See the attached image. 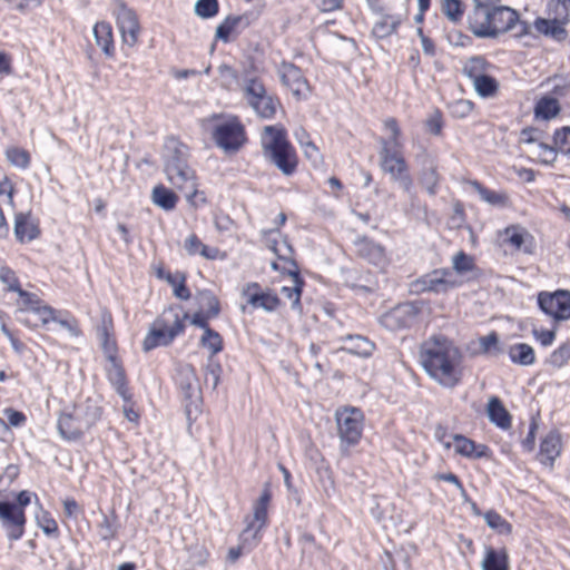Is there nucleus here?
I'll return each instance as SVG.
<instances>
[{"label":"nucleus","mask_w":570,"mask_h":570,"mask_svg":"<svg viewBox=\"0 0 570 570\" xmlns=\"http://www.w3.org/2000/svg\"><path fill=\"white\" fill-rule=\"evenodd\" d=\"M468 23L470 31L481 39H495L509 31H513L517 38L531 33V26L520 20L517 10L507 6H474L468 16Z\"/></svg>","instance_id":"1"},{"label":"nucleus","mask_w":570,"mask_h":570,"mask_svg":"<svg viewBox=\"0 0 570 570\" xmlns=\"http://www.w3.org/2000/svg\"><path fill=\"white\" fill-rule=\"evenodd\" d=\"M461 354L443 335H434L422 344L421 363L431 377L446 389L459 381Z\"/></svg>","instance_id":"2"},{"label":"nucleus","mask_w":570,"mask_h":570,"mask_svg":"<svg viewBox=\"0 0 570 570\" xmlns=\"http://www.w3.org/2000/svg\"><path fill=\"white\" fill-rule=\"evenodd\" d=\"M261 144L264 158L279 169L283 175L292 176L296 171L297 155L287 139L284 127H264Z\"/></svg>","instance_id":"3"},{"label":"nucleus","mask_w":570,"mask_h":570,"mask_svg":"<svg viewBox=\"0 0 570 570\" xmlns=\"http://www.w3.org/2000/svg\"><path fill=\"white\" fill-rule=\"evenodd\" d=\"M188 317L185 313L180 315L176 308L169 307L155 320L149 332L144 338L142 348L149 352L157 346L169 345L176 336L185 330L184 320Z\"/></svg>","instance_id":"4"},{"label":"nucleus","mask_w":570,"mask_h":570,"mask_svg":"<svg viewBox=\"0 0 570 570\" xmlns=\"http://www.w3.org/2000/svg\"><path fill=\"white\" fill-rule=\"evenodd\" d=\"M340 451L343 455L350 454V449L358 444L363 433V412L353 406L338 407L335 411Z\"/></svg>","instance_id":"5"},{"label":"nucleus","mask_w":570,"mask_h":570,"mask_svg":"<svg viewBox=\"0 0 570 570\" xmlns=\"http://www.w3.org/2000/svg\"><path fill=\"white\" fill-rule=\"evenodd\" d=\"M379 160L381 170L390 176L391 181L397 184L405 193H411L413 179L402 148H380Z\"/></svg>","instance_id":"6"},{"label":"nucleus","mask_w":570,"mask_h":570,"mask_svg":"<svg viewBox=\"0 0 570 570\" xmlns=\"http://www.w3.org/2000/svg\"><path fill=\"white\" fill-rule=\"evenodd\" d=\"M271 501V492L265 488L259 499L254 503L253 515L246 518V528L240 533L239 539L243 544L248 548H254L261 540V531L267 523L268 512L267 508Z\"/></svg>","instance_id":"7"},{"label":"nucleus","mask_w":570,"mask_h":570,"mask_svg":"<svg viewBox=\"0 0 570 570\" xmlns=\"http://www.w3.org/2000/svg\"><path fill=\"white\" fill-rule=\"evenodd\" d=\"M167 180L177 189L185 194L186 200L197 207L205 204L206 198L204 194L197 188V177L195 170L188 165L179 167H170L165 171Z\"/></svg>","instance_id":"8"},{"label":"nucleus","mask_w":570,"mask_h":570,"mask_svg":"<svg viewBox=\"0 0 570 570\" xmlns=\"http://www.w3.org/2000/svg\"><path fill=\"white\" fill-rule=\"evenodd\" d=\"M459 285L460 283L453 271L449 268H438L412 282L411 291L417 294L424 292L445 294Z\"/></svg>","instance_id":"9"},{"label":"nucleus","mask_w":570,"mask_h":570,"mask_svg":"<svg viewBox=\"0 0 570 570\" xmlns=\"http://www.w3.org/2000/svg\"><path fill=\"white\" fill-rule=\"evenodd\" d=\"M32 500L40 505L38 495L27 490L20 491L16 497V502H7L9 508L8 518V539L17 541L22 538L24 533V525L27 518L24 508L29 505Z\"/></svg>","instance_id":"10"},{"label":"nucleus","mask_w":570,"mask_h":570,"mask_svg":"<svg viewBox=\"0 0 570 570\" xmlns=\"http://www.w3.org/2000/svg\"><path fill=\"white\" fill-rule=\"evenodd\" d=\"M422 306L416 302H405L396 305L382 315L381 324L390 331L411 327L417 320Z\"/></svg>","instance_id":"11"},{"label":"nucleus","mask_w":570,"mask_h":570,"mask_svg":"<svg viewBox=\"0 0 570 570\" xmlns=\"http://www.w3.org/2000/svg\"><path fill=\"white\" fill-rule=\"evenodd\" d=\"M540 309L554 321H568L570 318V292L558 289L553 293L541 292L538 295Z\"/></svg>","instance_id":"12"},{"label":"nucleus","mask_w":570,"mask_h":570,"mask_svg":"<svg viewBox=\"0 0 570 570\" xmlns=\"http://www.w3.org/2000/svg\"><path fill=\"white\" fill-rule=\"evenodd\" d=\"M216 145L225 151H237L245 142L244 126L236 119L218 124L213 132Z\"/></svg>","instance_id":"13"},{"label":"nucleus","mask_w":570,"mask_h":570,"mask_svg":"<svg viewBox=\"0 0 570 570\" xmlns=\"http://www.w3.org/2000/svg\"><path fill=\"white\" fill-rule=\"evenodd\" d=\"M114 14L124 42L130 47L135 46L139 33V22L135 11L124 2H118Z\"/></svg>","instance_id":"14"},{"label":"nucleus","mask_w":570,"mask_h":570,"mask_svg":"<svg viewBox=\"0 0 570 570\" xmlns=\"http://www.w3.org/2000/svg\"><path fill=\"white\" fill-rule=\"evenodd\" d=\"M277 73L282 83L287 87L295 97L306 98L309 86L297 66L292 62L283 61L277 68Z\"/></svg>","instance_id":"15"},{"label":"nucleus","mask_w":570,"mask_h":570,"mask_svg":"<svg viewBox=\"0 0 570 570\" xmlns=\"http://www.w3.org/2000/svg\"><path fill=\"white\" fill-rule=\"evenodd\" d=\"M101 399L99 395L86 396L85 394H77L76 399L71 401L72 411L82 420L89 428H91L101 416Z\"/></svg>","instance_id":"16"},{"label":"nucleus","mask_w":570,"mask_h":570,"mask_svg":"<svg viewBox=\"0 0 570 570\" xmlns=\"http://www.w3.org/2000/svg\"><path fill=\"white\" fill-rule=\"evenodd\" d=\"M356 255L367 263L384 268L387 265L385 248L366 236H360L354 240Z\"/></svg>","instance_id":"17"},{"label":"nucleus","mask_w":570,"mask_h":570,"mask_svg":"<svg viewBox=\"0 0 570 570\" xmlns=\"http://www.w3.org/2000/svg\"><path fill=\"white\" fill-rule=\"evenodd\" d=\"M79 416L68 405L62 410L58 420V431L62 439L67 441L79 440L83 432L89 429L86 423L78 419Z\"/></svg>","instance_id":"18"},{"label":"nucleus","mask_w":570,"mask_h":570,"mask_svg":"<svg viewBox=\"0 0 570 570\" xmlns=\"http://www.w3.org/2000/svg\"><path fill=\"white\" fill-rule=\"evenodd\" d=\"M188 147L175 137H168L164 145V170L188 164Z\"/></svg>","instance_id":"19"},{"label":"nucleus","mask_w":570,"mask_h":570,"mask_svg":"<svg viewBox=\"0 0 570 570\" xmlns=\"http://www.w3.org/2000/svg\"><path fill=\"white\" fill-rule=\"evenodd\" d=\"M282 273L287 274L292 279L291 286H283L281 288V293L287 299L291 301V308L293 311H302L301 297L302 292L305 286V281L302 278L299 274V268H283Z\"/></svg>","instance_id":"20"},{"label":"nucleus","mask_w":570,"mask_h":570,"mask_svg":"<svg viewBox=\"0 0 570 570\" xmlns=\"http://www.w3.org/2000/svg\"><path fill=\"white\" fill-rule=\"evenodd\" d=\"M452 440L454 442L455 452L464 458L488 459L491 456V451L485 444H478L473 440L462 434H453Z\"/></svg>","instance_id":"21"},{"label":"nucleus","mask_w":570,"mask_h":570,"mask_svg":"<svg viewBox=\"0 0 570 570\" xmlns=\"http://www.w3.org/2000/svg\"><path fill=\"white\" fill-rule=\"evenodd\" d=\"M13 230L20 243L31 242L40 234L39 226L30 213L16 214Z\"/></svg>","instance_id":"22"},{"label":"nucleus","mask_w":570,"mask_h":570,"mask_svg":"<svg viewBox=\"0 0 570 570\" xmlns=\"http://www.w3.org/2000/svg\"><path fill=\"white\" fill-rule=\"evenodd\" d=\"M507 236L505 242L509 243L518 250L525 254L533 252V236L523 227L519 225H511L504 229Z\"/></svg>","instance_id":"23"},{"label":"nucleus","mask_w":570,"mask_h":570,"mask_svg":"<svg viewBox=\"0 0 570 570\" xmlns=\"http://www.w3.org/2000/svg\"><path fill=\"white\" fill-rule=\"evenodd\" d=\"M218 70L222 78L237 81L261 78L263 73V69L259 68L253 59H248L246 62H244L239 76L234 68L227 65L219 66Z\"/></svg>","instance_id":"24"},{"label":"nucleus","mask_w":570,"mask_h":570,"mask_svg":"<svg viewBox=\"0 0 570 570\" xmlns=\"http://www.w3.org/2000/svg\"><path fill=\"white\" fill-rule=\"evenodd\" d=\"M249 26L248 16H228L216 28V38L228 42L232 33H239Z\"/></svg>","instance_id":"25"},{"label":"nucleus","mask_w":570,"mask_h":570,"mask_svg":"<svg viewBox=\"0 0 570 570\" xmlns=\"http://www.w3.org/2000/svg\"><path fill=\"white\" fill-rule=\"evenodd\" d=\"M344 343L342 350L350 354L368 357L374 351V344L362 335H346L341 338Z\"/></svg>","instance_id":"26"},{"label":"nucleus","mask_w":570,"mask_h":570,"mask_svg":"<svg viewBox=\"0 0 570 570\" xmlns=\"http://www.w3.org/2000/svg\"><path fill=\"white\" fill-rule=\"evenodd\" d=\"M564 24L566 23H561V21H557L552 18H537L533 23L535 30L539 33L550 37L559 42L566 40L568 36L567 30L564 29Z\"/></svg>","instance_id":"27"},{"label":"nucleus","mask_w":570,"mask_h":570,"mask_svg":"<svg viewBox=\"0 0 570 570\" xmlns=\"http://www.w3.org/2000/svg\"><path fill=\"white\" fill-rule=\"evenodd\" d=\"M487 413L489 420L502 430L511 428V415L502 402L493 396L489 400Z\"/></svg>","instance_id":"28"},{"label":"nucleus","mask_w":570,"mask_h":570,"mask_svg":"<svg viewBox=\"0 0 570 570\" xmlns=\"http://www.w3.org/2000/svg\"><path fill=\"white\" fill-rule=\"evenodd\" d=\"M561 440L558 433H549L540 444L541 462L552 465L554 460L560 455Z\"/></svg>","instance_id":"29"},{"label":"nucleus","mask_w":570,"mask_h":570,"mask_svg":"<svg viewBox=\"0 0 570 570\" xmlns=\"http://www.w3.org/2000/svg\"><path fill=\"white\" fill-rule=\"evenodd\" d=\"M184 248L188 255H200L206 259H216L219 255L217 247H209L198 238L196 234H190L184 243Z\"/></svg>","instance_id":"30"},{"label":"nucleus","mask_w":570,"mask_h":570,"mask_svg":"<svg viewBox=\"0 0 570 570\" xmlns=\"http://www.w3.org/2000/svg\"><path fill=\"white\" fill-rule=\"evenodd\" d=\"M420 184L425 188L429 195L434 196L438 193L440 176L438 166L432 159H428L420 173Z\"/></svg>","instance_id":"31"},{"label":"nucleus","mask_w":570,"mask_h":570,"mask_svg":"<svg viewBox=\"0 0 570 570\" xmlns=\"http://www.w3.org/2000/svg\"><path fill=\"white\" fill-rule=\"evenodd\" d=\"M247 303L254 308H262L268 313L275 312L282 304L278 296L268 288H266L264 293L250 295Z\"/></svg>","instance_id":"32"},{"label":"nucleus","mask_w":570,"mask_h":570,"mask_svg":"<svg viewBox=\"0 0 570 570\" xmlns=\"http://www.w3.org/2000/svg\"><path fill=\"white\" fill-rule=\"evenodd\" d=\"M505 353H508L512 363L522 366L532 365L535 361V354L533 348L525 343H517L510 345Z\"/></svg>","instance_id":"33"},{"label":"nucleus","mask_w":570,"mask_h":570,"mask_svg":"<svg viewBox=\"0 0 570 570\" xmlns=\"http://www.w3.org/2000/svg\"><path fill=\"white\" fill-rule=\"evenodd\" d=\"M482 570H509L508 554L504 549L494 550L485 548V554L481 563Z\"/></svg>","instance_id":"34"},{"label":"nucleus","mask_w":570,"mask_h":570,"mask_svg":"<svg viewBox=\"0 0 570 570\" xmlns=\"http://www.w3.org/2000/svg\"><path fill=\"white\" fill-rule=\"evenodd\" d=\"M94 36L97 46H99L108 57H111L114 53V40L110 23L104 21L97 22L94 27Z\"/></svg>","instance_id":"35"},{"label":"nucleus","mask_w":570,"mask_h":570,"mask_svg":"<svg viewBox=\"0 0 570 570\" xmlns=\"http://www.w3.org/2000/svg\"><path fill=\"white\" fill-rule=\"evenodd\" d=\"M478 343L480 353L491 357H498L507 351L504 345L500 342L498 333L494 331L479 337Z\"/></svg>","instance_id":"36"},{"label":"nucleus","mask_w":570,"mask_h":570,"mask_svg":"<svg viewBox=\"0 0 570 570\" xmlns=\"http://www.w3.org/2000/svg\"><path fill=\"white\" fill-rule=\"evenodd\" d=\"M151 200L156 206L169 212L176 207L178 197L173 190L160 184L153 188Z\"/></svg>","instance_id":"37"},{"label":"nucleus","mask_w":570,"mask_h":570,"mask_svg":"<svg viewBox=\"0 0 570 570\" xmlns=\"http://www.w3.org/2000/svg\"><path fill=\"white\" fill-rule=\"evenodd\" d=\"M554 96L549 97L544 96L540 98L534 107V116L535 118H540L543 120H549L556 117L560 112V105Z\"/></svg>","instance_id":"38"},{"label":"nucleus","mask_w":570,"mask_h":570,"mask_svg":"<svg viewBox=\"0 0 570 570\" xmlns=\"http://www.w3.org/2000/svg\"><path fill=\"white\" fill-rule=\"evenodd\" d=\"M384 128L390 132L389 138H380L379 142L381 148L386 146L387 149L403 148V144L400 140L401 129L395 118H387L384 120Z\"/></svg>","instance_id":"39"},{"label":"nucleus","mask_w":570,"mask_h":570,"mask_svg":"<svg viewBox=\"0 0 570 570\" xmlns=\"http://www.w3.org/2000/svg\"><path fill=\"white\" fill-rule=\"evenodd\" d=\"M199 311L207 313L209 317H217L220 312L219 301L213 292L205 289L197 294Z\"/></svg>","instance_id":"40"},{"label":"nucleus","mask_w":570,"mask_h":570,"mask_svg":"<svg viewBox=\"0 0 570 570\" xmlns=\"http://www.w3.org/2000/svg\"><path fill=\"white\" fill-rule=\"evenodd\" d=\"M184 407L188 425L190 426L203 412V395L186 394L184 399Z\"/></svg>","instance_id":"41"},{"label":"nucleus","mask_w":570,"mask_h":570,"mask_svg":"<svg viewBox=\"0 0 570 570\" xmlns=\"http://www.w3.org/2000/svg\"><path fill=\"white\" fill-rule=\"evenodd\" d=\"M109 325H111V320L109 318L108 323L106 318L102 320V326L98 330L99 340L101 342V347L108 360L116 358V341L111 337L109 332Z\"/></svg>","instance_id":"42"},{"label":"nucleus","mask_w":570,"mask_h":570,"mask_svg":"<svg viewBox=\"0 0 570 570\" xmlns=\"http://www.w3.org/2000/svg\"><path fill=\"white\" fill-rule=\"evenodd\" d=\"M200 345L206 348L210 356H214L223 350V338L220 334L212 327L206 328L200 337Z\"/></svg>","instance_id":"43"},{"label":"nucleus","mask_w":570,"mask_h":570,"mask_svg":"<svg viewBox=\"0 0 570 570\" xmlns=\"http://www.w3.org/2000/svg\"><path fill=\"white\" fill-rule=\"evenodd\" d=\"M475 91L481 97H491L498 90V81L488 75L481 73L472 79Z\"/></svg>","instance_id":"44"},{"label":"nucleus","mask_w":570,"mask_h":570,"mask_svg":"<svg viewBox=\"0 0 570 570\" xmlns=\"http://www.w3.org/2000/svg\"><path fill=\"white\" fill-rule=\"evenodd\" d=\"M484 521L489 528L499 534H510L512 525L494 510H489L483 514Z\"/></svg>","instance_id":"45"},{"label":"nucleus","mask_w":570,"mask_h":570,"mask_svg":"<svg viewBox=\"0 0 570 570\" xmlns=\"http://www.w3.org/2000/svg\"><path fill=\"white\" fill-rule=\"evenodd\" d=\"M548 9L552 19L566 24L570 22V0H551Z\"/></svg>","instance_id":"46"},{"label":"nucleus","mask_w":570,"mask_h":570,"mask_svg":"<svg viewBox=\"0 0 570 570\" xmlns=\"http://www.w3.org/2000/svg\"><path fill=\"white\" fill-rule=\"evenodd\" d=\"M278 105V99L269 95L250 108L256 112L258 117L263 119H272L276 114Z\"/></svg>","instance_id":"47"},{"label":"nucleus","mask_w":570,"mask_h":570,"mask_svg":"<svg viewBox=\"0 0 570 570\" xmlns=\"http://www.w3.org/2000/svg\"><path fill=\"white\" fill-rule=\"evenodd\" d=\"M470 185L479 194L480 198L490 205H501L505 200V196L484 187L478 180H471Z\"/></svg>","instance_id":"48"},{"label":"nucleus","mask_w":570,"mask_h":570,"mask_svg":"<svg viewBox=\"0 0 570 570\" xmlns=\"http://www.w3.org/2000/svg\"><path fill=\"white\" fill-rule=\"evenodd\" d=\"M279 237V245L276 248L275 255L278 259L284 261L288 266L285 268H294L298 267L296 261L294 259V248L285 237H281L279 233H276Z\"/></svg>","instance_id":"49"},{"label":"nucleus","mask_w":570,"mask_h":570,"mask_svg":"<svg viewBox=\"0 0 570 570\" xmlns=\"http://www.w3.org/2000/svg\"><path fill=\"white\" fill-rule=\"evenodd\" d=\"M8 161L18 168L26 169L30 165V155L19 147H10L6 151Z\"/></svg>","instance_id":"50"},{"label":"nucleus","mask_w":570,"mask_h":570,"mask_svg":"<svg viewBox=\"0 0 570 570\" xmlns=\"http://www.w3.org/2000/svg\"><path fill=\"white\" fill-rule=\"evenodd\" d=\"M441 11L450 21L456 23L463 17V4L460 0H442Z\"/></svg>","instance_id":"51"},{"label":"nucleus","mask_w":570,"mask_h":570,"mask_svg":"<svg viewBox=\"0 0 570 570\" xmlns=\"http://www.w3.org/2000/svg\"><path fill=\"white\" fill-rule=\"evenodd\" d=\"M110 365L108 367V377L117 392H124L126 384L125 372L122 367L117 363L116 358L109 360Z\"/></svg>","instance_id":"52"},{"label":"nucleus","mask_w":570,"mask_h":570,"mask_svg":"<svg viewBox=\"0 0 570 570\" xmlns=\"http://www.w3.org/2000/svg\"><path fill=\"white\" fill-rule=\"evenodd\" d=\"M238 83L240 86L243 97L245 100L249 99L254 95L264 92V90L266 89L262 77L255 78V79H245V80L238 81Z\"/></svg>","instance_id":"53"},{"label":"nucleus","mask_w":570,"mask_h":570,"mask_svg":"<svg viewBox=\"0 0 570 570\" xmlns=\"http://www.w3.org/2000/svg\"><path fill=\"white\" fill-rule=\"evenodd\" d=\"M553 144L559 153H570V127L557 129L553 135Z\"/></svg>","instance_id":"54"},{"label":"nucleus","mask_w":570,"mask_h":570,"mask_svg":"<svg viewBox=\"0 0 570 570\" xmlns=\"http://www.w3.org/2000/svg\"><path fill=\"white\" fill-rule=\"evenodd\" d=\"M195 12L200 18H212L218 12L217 0H197L195 3Z\"/></svg>","instance_id":"55"},{"label":"nucleus","mask_w":570,"mask_h":570,"mask_svg":"<svg viewBox=\"0 0 570 570\" xmlns=\"http://www.w3.org/2000/svg\"><path fill=\"white\" fill-rule=\"evenodd\" d=\"M570 360V343L560 345L549 358L551 365L561 367Z\"/></svg>","instance_id":"56"},{"label":"nucleus","mask_w":570,"mask_h":570,"mask_svg":"<svg viewBox=\"0 0 570 570\" xmlns=\"http://www.w3.org/2000/svg\"><path fill=\"white\" fill-rule=\"evenodd\" d=\"M558 149L553 145H548L546 142L540 141L538 144V157L540 158L541 163L546 165H551L556 161Z\"/></svg>","instance_id":"57"},{"label":"nucleus","mask_w":570,"mask_h":570,"mask_svg":"<svg viewBox=\"0 0 570 570\" xmlns=\"http://www.w3.org/2000/svg\"><path fill=\"white\" fill-rule=\"evenodd\" d=\"M37 523L48 535H56L58 533V524L47 511H42L40 515H37Z\"/></svg>","instance_id":"58"},{"label":"nucleus","mask_w":570,"mask_h":570,"mask_svg":"<svg viewBox=\"0 0 570 570\" xmlns=\"http://www.w3.org/2000/svg\"><path fill=\"white\" fill-rule=\"evenodd\" d=\"M473 259L464 252H460L453 257V269L459 273H465L473 269Z\"/></svg>","instance_id":"59"},{"label":"nucleus","mask_w":570,"mask_h":570,"mask_svg":"<svg viewBox=\"0 0 570 570\" xmlns=\"http://www.w3.org/2000/svg\"><path fill=\"white\" fill-rule=\"evenodd\" d=\"M0 281L7 285V289L10 292H17L20 288L19 279L9 267L0 268Z\"/></svg>","instance_id":"60"},{"label":"nucleus","mask_w":570,"mask_h":570,"mask_svg":"<svg viewBox=\"0 0 570 570\" xmlns=\"http://www.w3.org/2000/svg\"><path fill=\"white\" fill-rule=\"evenodd\" d=\"M484 66L485 60L482 57H473L464 66V72L472 80L482 73Z\"/></svg>","instance_id":"61"},{"label":"nucleus","mask_w":570,"mask_h":570,"mask_svg":"<svg viewBox=\"0 0 570 570\" xmlns=\"http://www.w3.org/2000/svg\"><path fill=\"white\" fill-rule=\"evenodd\" d=\"M473 110V104L470 100H458L451 106V114L455 118H465Z\"/></svg>","instance_id":"62"},{"label":"nucleus","mask_w":570,"mask_h":570,"mask_svg":"<svg viewBox=\"0 0 570 570\" xmlns=\"http://www.w3.org/2000/svg\"><path fill=\"white\" fill-rule=\"evenodd\" d=\"M542 137V131L537 129V128H532V127H527L524 129L521 130L520 132V142H523V144H534V142H540V139Z\"/></svg>","instance_id":"63"},{"label":"nucleus","mask_w":570,"mask_h":570,"mask_svg":"<svg viewBox=\"0 0 570 570\" xmlns=\"http://www.w3.org/2000/svg\"><path fill=\"white\" fill-rule=\"evenodd\" d=\"M551 92L557 99H570V80L560 79Z\"/></svg>","instance_id":"64"}]
</instances>
